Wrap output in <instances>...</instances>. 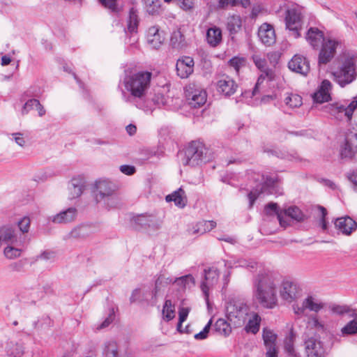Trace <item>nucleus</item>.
<instances>
[{
    "mask_svg": "<svg viewBox=\"0 0 357 357\" xmlns=\"http://www.w3.org/2000/svg\"><path fill=\"white\" fill-rule=\"evenodd\" d=\"M138 15L137 10L131 8L129 12V18L128 22V29L130 33L135 32L138 26Z\"/></svg>",
    "mask_w": 357,
    "mask_h": 357,
    "instance_id": "nucleus-45",
    "label": "nucleus"
},
{
    "mask_svg": "<svg viewBox=\"0 0 357 357\" xmlns=\"http://www.w3.org/2000/svg\"><path fill=\"white\" fill-rule=\"evenodd\" d=\"M258 36L261 41L266 45L270 46L275 42V33L273 26L263 24L259 29Z\"/></svg>",
    "mask_w": 357,
    "mask_h": 357,
    "instance_id": "nucleus-24",
    "label": "nucleus"
},
{
    "mask_svg": "<svg viewBox=\"0 0 357 357\" xmlns=\"http://www.w3.org/2000/svg\"><path fill=\"white\" fill-rule=\"evenodd\" d=\"M115 192L114 185L107 181H98L96 182L93 196L97 203H101L105 198L111 196Z\"/></svg>",
    "mask_w": 357,
    "mask_h": 357,
    "instance_id": "nucleus-15",
    "label": "nucleus"
},
{
    "mask_svg": "<svg viewBox=\"0 0 357 357\" xmlns=\"http://www.w3.org/2000/svg\"><path fill=\"white\" fill-rule=\"evenodd\" d=\"M10 139L14 141L19 146L24 148L26 146L27 139L22 132H14L10 135Z\"/></svg>",
    "mask_w": 357,
    "mask_h": 357,
    "instance_id": "nucleus-54",
    "label": "nucleus"
},
{
    "mask_svg": "<svg viewBox=\"0 0 357 357\" xmlns=\"http://www.w3.org/2000/svg\"><path fill=\"white\" fill-rule=\"evenodd\" d=\"M325 111L337 119L341 120L345 116V105L340 102L327 105Z\"/></svg>",
    "mask_w": 357,
    "mask_h": 357,
    "instance_id": "nucleus-35",
    "label": "nucleus"
},
{
    "mask_svg": "<svg viewBox=\"0 0 357 357\" xmlns=\"http://www.w3.org/2000/svg\"><path fill=\"white\" fill-rule=\"evenodd\" d=\"M285 104L291 108L300 107L303 102L299 95L291 93L284 99Z\"/></svg>",
    "mask_w": 357,
    "mask_h": 357,
    "instance_id": "nucleus-48",
    "label": "nucleus"
},
{
    "mask_svg": "<svg viewBox=\"0 0 357 357\" xmlns=\"http://www.w3.org/2000/svg\"><path fill=\"white\" fill-rule=\"evenodd\" d=\"M170 44L173 48L177 50H182L188 46L185 38L180 29L173 31L170 38Z\"/></svg>",
    "mask_w": 357,
    "mask_h": 357,
    "instance_id": "nucleus-33",
    "label": "nucleus"
},
{
    "mask_svg": "<svg viewBox=\"0 0 357 357\" xmlns=\"http://www.w3.org/2000/svg\"><path fill=\"white\" fill-rule=\"evenodd\" d=\"M252 60L257 68L261 72L272 71L267 67V63L265 59L261 58L259 55H253Z\"/></svg>",
    "mask_w": 357,
    "mask_h": 357,
    "instance_id": "nucleus-53",
    "label": "nucleus"
},
{
    "mask_svg": "<svg viewBox=\"0 0 357 357\" xmlns=\"http://www.w3.org/2000/svg\"><path fill=\"white\" fill-rule=\"evenodd\" d=\"M285 25L294 38L301 37L300 31L302 28L301 13L295 8L287 9L285 15Z\"/></svg>",
    "mask_w": 357,
    "mask_h": 357,
    "instance_id": "nucleus-9",
    "label": "nucleus"
},
{
    "mask_svg": "<svg viewBox=\"0 0 357 357\" xmlns=\"http://www.w3.org/2000/svg\"><path fill=\"white\" fill-rule=\"evenodd\" d=\"M211 324H212V320L210 319L209 321L208 322V324L205 326V327L204 328V329L195 335V338L196 340H204L208 336V333L209 332V330L211 328Z\"/></svg>",
    "mask_w": 357,
    "mask_h": 357,
    "instance_id": "nucleus-63",
    "label": "nucleus"
},
{
    "mask_svg": "<svg viewBox=\"0 0 357 357\" xmlns=\"http://www.w3.org/2000/svg\"><path fill=\"white\" fill-rule=\"evenodd\" d=\"M303 340L307 357H325L326 350L319 337L307 332L303 333Z\"/></svg>",
    "mask_w": 357,
    "mask_h": 357,
    "instance_id": "nucleus-8",
    "label": "nucleus"
},
{
    "mask_svg": "<svg viewBox=\"0 0 357 357\" xmlns=\"http://www.w3.org/2000/svg\"><path fill=\"white\" fill-rule=\"evenodd\" d=\"M185 96L192 107L202 106L206 102L207 98L206 91L195 84H189L186 86Z\"/></svg>",
    "mask_w": 357,
    "mask_h": 357,
    "instance_id": "nucleus-10",
    "label": "nucleus"
},
{
    "mask_svg": "<svg viewBox=\"0 0 357 357\" xmlns=\"http://www.w3.org/2000/svg\"><path fill=\"white\" fill-rule=\"evenodd\" d=\"M289 68L297 73L307 75L310 72V63L307 59L301 55L296 54L288 63Z\"/></svg>",
    "mask_w": 357,
    "mask_h": 357,
    "instance_id": "nucleus-20",
    "label": "nucleus"
},
{
    "mask_svg": "<svg viewBox=\"0 0 357 357\" xmlns=\"http://www.w3.org/2000/svg\"><path fill=\"white\" fill-rule=\"evenodd\" d=\"M333 313L336 314H344L349 313L351 310L346 305H333L331 307Z\"/></svg>",
    "mask_w": 357,
    "mask_h": 357,
    "instance_id": "nucleus-64",
    "label": "nucleus"
},
{
    "mask_svg": "<svg viewBox=\"0 0 357 357\" xmlns=\"http://www.w3.org/2000/svg\"><path fill=\"white\" fill-rule=\"evenodd\" d=\"M305 39L313 49H318L326 38L318 28L310 27L306 33Z\"/></svg>",
    "mask_w": 357,
    "mask_h": 357,
    "instance_id": "nucleus-25",
    "label": "nucleus"
},
{
    "mask_svg": "<svg viewBox=\"0 0 357 357\" xmlns=\"http://www.w3.org/2000/svg\"><path fill=\"white\" fill-rule=\"evenodd\" d=\"M342 335L357 334V318L348 322L341 330Z\"/></svg>",
    "mask_w": 357,
    "mask_h": 357,
    "instance_id": "nucleus-51",
    "label": "nucleus"
},
{
    "mask_svg": "<svg viewBox=\"0 0 357 357\" xmlns=\"http://www.w3.org/2000/svg\"><path fill=\"white\" fill-rule=\"evenodd\" d=\"M103 354L105 357H118V347L116 342H109L106 344Z\"/></svg>",
    "mask_w": 357,
    "mask_h": 357,
    "instance_id": "nucleus-50",
    "label": "nucleus"
},
{
    "mask_svg": "<svg viewBox=\"0 0 357 357\" xmlns=\"http://www.w3.org/2000/svg\"><path fill=\"white\" fill-rule=\"evenodd\" d=\"M165 40L164 34L157 26H151L147 33V42L154 49H158Z\"/></svg>",
    "mask_w": 357,
    "mask_h": 357,
    "instance_id": "nucleus-26",
    "label": "nucleus"
},
{
    "mask_svg": "<svg viewBox=\"0 0 357 357\" xmlns=\"http://www.w3.org/2000/svg\"><path fill=\"white\" fill-rule=\"evenodd\" d=\"M216 226V222L214 221H202L198 222L194 230L193 234H203L207 231H210Z\"/></svg>",
    "mask_w": 357,
    "mask_h": 357,
    "instance_id": "nucleus-40",
    "label": "nucleus"
},
{
    "mask_svg": "<svg viewBox=\"0 0 357 357\" xmlns=\"http://www.w3.org/2000/svg\"><path fill=\"white\" fill-rule=\"evenodd\" d=\"M357 108V96L354 98L353 100L345 106V117L351 120L354 110Z\"/></svg>",
    "mask_w": 357,
    "mask_h": 357,
    "instance_id": "nucleus-59",
    "label": "nucleus"
},
{
    "mask_svg": "<svg viewBox=\"0 0 357 357\" xmlns=\"http://www.w3.org/2000/svg\"><path fill=\"white\" fill-rule=\"evenodd\" d=\"M101 203H103V204L109 208H113L119 206V199L114 192L111 196L105 198Z\"/></svg>",
    "mask_w": 357,
    "mask_h": 357,
    "instance_id": "nucleus-55",
    "label": "nucleus"
},
{
    "mask_svg": "<svg viewBox=\"0 0 357 357\" xmlns=\"http://www.w3.org/2000/svg\"><path fill=\"white\" fill-rule=\"evenodd\" d=\"M206 40L211 47L218 46L222 42L221 29L216 26L209 28L206 32Z\"/></svg>",
    "mask_w": 357,
    "mask_h": 357,
    "instance_id": "nucleus-32",
    "label": "nucleus"
},
{
    "mask_svg": "<svg viewBox=\"0 0 357 357\" xmlns=\"http://www.w3.org/2000/svg\"><path fill=\"white\" fill-rule=\"evenodd\" d=\"M331 89V82L328 79H324L319 86L317 91L312 95L313 100L317 103H323L329 101L331 99L330 93Z\"/></svg>",
    "mask_w": 357,
    "mask_h": 357,
    "instance_id": "nucleus-21",
    "label": "nucleus"
},
{
    "mask_svg": "<svg viewBox=\"0 0 357 357\" xmlns=\"http://www.w3.org/2000/svg\"><path fill=\"white\" fill-rule=\"evenodd\" d=\"M280 294L283 300L291 303L300 296L301 292L296 283L284 281L280 290Z\"/></svg>",
    "mask_w": 357,
    "mask_h": 357,
    "instance_id": "nucleus-18",
    "label": "nucleus"
},
{
    "mask_svg": "<svg viewBox=\"0 0 357 357\" xmlns=\"http://www.w3.org/2000/svg\"><path fill=\"white\" fill-rule=\"evenodd\" d=\"M86 188V181L82 176L73 178L69 185L70 199L80 197Z\"/></svg>",
    "mask_w": 357,
    "mask_h": 357,
    "instance_id": "nucleus-27",
    "label": "nucleus"
},
{
    "mask_svg": "<svg viewBox=\"0 0 357 357\" xmlns=\"http://www.w3.org/2000/svg\"><path fill=\"white\" fill-rule=\"evenodd\" d=\"M279 281L271 274L258 275L253 282V296L264 307L273 309L278 304Z\"/></svg>",
    "mask_w": 357,
    "mask_h": 357,
    "instance_id": "nucleus-2",
    "label": "nucleus"
},
{
    "mask_svg": "<svg viewBox=\"0 0 357 357\" xmlns=\"http://www.w3.org/2000/svg\"><path fill=\"white\" fill-rule=\"evenodd\" d=\"M151 102L152 103H147L144 104L145 105H149L151 106V107L153 109L152 105H154L158 107H160L161 106H164L167 103V98L164 96V94L162 92L158 91L155 93L153 96L151 98Z\"/></svg>",
    "mask_w": 357,
    "mask_h": 357,
    "instance_id": "nucleus-47",
    "label": "nucleus"
},
{
    "mask_svg": "<svg viewBox=\"0 0 357 357\" xmlns=\"http://www.w3.org/2000/svg\"><path fill=\"white\" fill-rule=\"evenodd\" d=\"M217 86L220 92L225 96H229L235 93L237 84L231 78L227 76L222 77L218 82Z\"/></svg>",
    "mask_w": 357,
    "mask_h": 357,
    "instance_id": "nucleus-28",
    "label": "nucleus"
},
{
    "mask_svg": "<svg viewBox=\"0 0 357 357\" xmlns=\"http://www.w3.org/2000/svg\"><path fill=\"white\" fill-rule=\"evenodd\" d=\"M248 324L245 327V330L247 333H252L253 334H256L259 330L261 322L260 316L256 312H249V316L248 317Z\"/></svg>",
    "mask_w": 357,
    "mask_h": 357,
    "instance_id": "nucleus-31",
    "label": "nucleus"
},
{
    "mask_svg": "<svg viewBox=\"0 0 357 357\" xmlns=\"http://www.w3.org/2000/svg\"><path fill=\"white\" fill-rule=\"evenodd\" d=\"M356 152H357V150H356L351 145H349L345 140V144L341 149V157L342 158H351Z\"/></svg>",
    "mask_w": 357,
    "mask_h": 357,
    "instance_id": "nucleus-56",
    "label": "nucleus"
},
{
    "mask_svg": "<svg viewBox=\"0 0 357 357\" xmlns=\"http://www.w3.org/2000/svg\"><path fill=\"white\" fill-rule=\"evenodd\" d=\"M78 215L77 209L69 207L59 213L49 217V220L54 224L66 225L73 222Z\"/></svg>",
    "mask_w": 357,
    "mask_h": 357,
    "instance_id": "nucleus-16",
    "label": "nucleus"
},
{
    "mask_svg": "<svg viewBox=\"0 0 357 357\" xmlns=\"http://www.w3.org/2000/svg\"><path fill=\"white\" fill-rule=\"evenodd\" d=\"M342 46V41L333 37H326L321 43L319 52V65H326L329 63L335 56L337 49Z\"/></svg>",
    "mask_w": 357,
    "mask_h": 357,
    "instance_id": "nucleus-7",
    "label": "nucleus"
},
{
    "mask_svg": "<svg viewBox=\"0 0 357 357\" xmlns=\"http://www.w3.org/2000/svg\"><path fill=\"white\" fill-rule=\"evenodd\" d=\"M322 307L323 305L321 303L319 302L318 300L313 296H309L303 301L301 305L298 304L294 305L293 310L296 314L303 315L307 310L317 312Z\"/></svg>",
    "mask_w": 357,
    "mask_h": 357,
    "instance_id": "nucleus-17",
    "label": "nucleus"
},
{
    "mask_svg": "<svg viewBox=\"0 0 357 357\" xmlns=\"http://www.w3.org/2000/svg\"><path fill=\"white\" fill-rule=\"evenodd\" d=\"M283 216L289 217L297 222H302L305 219V215L301 209L296 206H291L282 211Z\"/></svg>",
    "mask_w": 357,
    "mask_h": 357,
    "instance_id": "nucleus-37",
    "label": "nucleus"
},
{
    "mask_svg": "<svg viewBox=\"0 0 357 357\" xmlns=\"http://www.w3.org/2000/svg\"><path fill=\"white\" fill-rule=\"evenodd\" d=\"M277 335L270 329L264 328L263 331V340L265 347L275 344Z\"/></svg>",
    "mask_w": 357,
    "mask_h": 357,
    "instance_id": "nucleus-49",
    "label": "nucleus"
},
{
    "mask_svg": "<svg viewBox=\"0 0 357 357\" xmlns=\"http://www.w3.org/2000/svg\"><path fill=\"white\" fill-rule=\"evenodd\" d=\"M99 3L105 8L114 13H119L122 10V5L119 0H98Z\"/></svg>",
    "mask_w": 357,
    "mask_h": 357,
    "instance_id": "nucleus-44",
    "label": "nucleus"
},
{
    "mask_svg": "<svg viewBox=\"0 0 357 357\" xmlns=\"http://www.w3.org/2000/svg\"><path fill=\"white\" fill-rule=\"evenodd\" d=\"M22 236H18L15 226L10 225L0 227V248L3 244L14 243L21 245L23 242Z\"/></svg>",
    "mask_w": 357,
    "mask_h": 357,
    "instance_id": "nucleus-12",
    "label": "nucleus"
},
{
    "mask_svg": "<svg viewBox=\"0 0 357 357\" xmlns=\"http://www.w3.org/2000/svg\"><path fill=\"white\" fill-rule=\"evenodd\" d=\"M245 60L244 58L233 57L229 61V65L232 67L238 73L240 68L245 65Z\"/></svg>",
    "mask_w": 357,
    "mask_h": 357,
    "instance_id": "nucleus-58",
    "label": "nucleus"
},
{
    "mask_svg": "<svg viewBox=\"0 0 357 357\" xmlns=\"http://www.w3.org/2000/svg\"><path fill=\"white\" fill-rule=\"evenodd\" d=\"M152 73L148 71H140L126 75L123 83L126 90L130 93L125 100L135 104L146 112H152L151 106L145 105L140 101L144 100L150 88Z\"/></svg>",
    "mask_w": 357,
    "mask_h": 357,
    "instance_id": "nucleus-1",
    "label": "nucleus"
},
{
    "mask_svg": "<svg viewBox=\"0 0 357 357\" xmlns=\"http://www.w3.org/2000/svg\"><path fill=\"white\" fill-rule=\"evenodd\" d=\"M242 26V20L240 16L233 15L227 18V29L230 35L238 33Z\"/></svg>",
    "mask_w": 357,
    "mask_h": 357,
    "instance_id": "nucleus-36",
    "label": "nucleus"
},
{
    "mask_svg": "<svg viewBox=\"0 0 357 357\" xmlns=\"http://www.w3.org/2000/svg\"><path fill=\"white\" fill-rule=\"evenodd\" d=\"M173 283L179 286L181 289H185L195 285V279L192 275L189 274L176 278Z\"/></svg>",
    "mask_w": 357,
    "mask_h": 357,
    "instance_id": "nucleus-41",
    "label": "nucleus"
},
{
    "mask_svg": "<svg viewBox=\"0 0 357 357\" xmlns=\"http://www.w3.org/2000/svg\"><path fill=\"white\" fill-rule=\"evenodd\" d=\"M225 312L228 320L235 327H240L247 321L250 309L243 302L231 299L226 303Z\"/></svg>",
    "mask_w": 357,
    "mask_h": 357,
    "instance_id": "nucleus-5",
    "label": "nucleus"
},
{
    "mask_svg": "<svg viewBox=\"0 0 357 357\" xmlns=\"http://www.w3.org/2000/svg\"><path fill=\"white\" fill-rule=\"evenodd\" d=\"M23 347L18 343L10 342L7 346V353L13 357H20L23 354Z\"/></svg>",
    "mask_w": 357,
    "mask_h": 357,
    "instance_id": "nucleus-46",
    "label": "nucleus"
},
{
    "mask_svg": "<svg viewBox=\"0 0 357 357\" xmlns=\"http://www.w3.org/2000/svg\"><path fill=\"white\" fill-rule=\"evenodd\" d=\"M31 225V220L28 217H24L20 220L17 222V225H14L16 228V230L18 233V235H24L25 236V242L28 243L29 240L27 239V233L29 231Z\"/></svg>",
    "mask_w": 357,
    "mask_h": 357,
    "instance_id": "nucleus-39",
    "label": "nucleus"
},
{
    "mask_svg": "<svg viewBox=\"0 0 357 357\" xmlns=\"http://www.w3.org/2000/svg\"><path fill=\"white\" fill-rule=\"evenodd\" d=\"M22 236L23 242L21 245H16L14 243H8L6 247L3 249V255L6 259H15L20 257L25 249L26 242H25L24 235H18Z\"/></svg>",
    "mask_w": 357,
    "mask_h": 357,
    "instance_id": "nucleus-23",
    "label": "nucleus"
},
{
    "mask_svg": "<svg viewBox=\"0 0 357 357\" xmlns=\"http://www.w3.org/2000/svg\"><path fill=\"white\" fill-rule=\"evenodd\" d=\"M96 230V227L93 224H80L73 227L70 231L66 234L63 239H84L95 233Z\"/></svg>",
    "mask_w": 357,
    "mask_h": 357,
    "instance_id": "nucleus-11",
    "label": "nucleus"
},
{
    "mask_svg": "<svg viewBox=\"0 0 357 357\" xmlns=\"http://www.w3.org/2000/svg\"><path fill=\"white\" fill-rule=\"evenodd\" d=\"M165 200L167 202H174V204L179 208H184L187 204L185 192L181 188L167 195Z\"/></svg>",
    "mask_w": 357,
    "mask_h": 357,
    "instance_id": "nucleus-29",
    "label": "nucleus"
},
{
    "mask_svg": "<svg viewBox=\"0 0 357 357\" xmlns=\"http://www.w3.org/2000/svg\"><path fill=\"white\" fill-rule=\"evenodd\" d=\"M313 330L316 332H324L326 331L325 325L316 316H311L308 319L305 333L308 332L311 335H316L312 331Z\"/></svg>",
    "mask_w": 357,
    "mask_h": 357,
    "instance_id": "nucleus-34",
    "label": "nucleus"
},
{
    "mask_svg": "<svg viewBox=\"0 0 357 357\" xmlns=\"http://www.w3.org/2000/svg\"><path fill=\"white\" fill-rule=\"evenodd\" d=\"M36 105H38V100L30 99L27 100L22 109V114L23 115L28 114L31 110H32L35 107Z\"/></svg>",
    "mask_w": 357,
    "mask_h": 357,
    "instance_id": "nucleus-61",
    "label": "nucleus"
},
{
    "mask_svg": "<svg viewBox=\"0 0 357 357\" xmlns=\"http://www.w3.org/2000/svg\"><path fill=\"white\" fill-rule=\"evenodd\" d=\"M335 225L344 235H350L357 228V223L349 216L337 218Z\"/></svg>",
    "mask_w": 357,
    "mask_h": 357,
    "instance_id": "nucleus-22",
    "label": "nucleus"
},
{
    "mask_svg": "<svg viewBox=\"0 0 357 357\" xmlns=\"http://www.w3.org/2000/svg\"><path fill=\"white\" fill-rule=\"evenodd\" d=\"M266 78H267L269 80H272L273 79V71L261 72V74L259 76L257 83L255 84V86L253 89V91H252L253 96H255L257 93L258 89H259V86L263 83L264 80Z\"/></svg>",
    "mask_w": 357,
    "mask_h": 357,
    "instance_id": "nucleus-52",
    "label": "nucleus"
},
{
    "mask_svg": "<svg viewBox=\"0 0 357 357\" xmlns=\"http://www.w3.org/2000/svg\"><path fill=\"white\" fill-rule=\"evenodd\" d=\"M264 213L266 215L269 216L276 215L280 225L282 227H286L289 225V223L283 217L282 211L278 209V204L276 203L270 202L266 204L264 207Z\"/></svg>",
    "mask_w": 357,
    "mask_h": 357,
    "instance_id": "nucleus-30",
    "label": "nucleus"
},
{
    "mask_svg": "<svg viewBox=\"0 0 357 357\" xmlns=\"http://www.w3.org/2000/svg\"><path fill=\"white\" fill-rule=\"evenodd\" d=\"M347 178L352 185L353 189L357 192V170H350L347 174Z\"/></svg>",
    "mask_w": 357,
    "mask_h": 357,
    "instance_id": "nucleus-62",
    "label": "nucleus"
},
{
    "mask_svg": "<svg viewBox=\"0 0 357 357\" xmlns=\"http://www.w3.org/2000/svg\"><path fill=\"white\" fill-rule=\"evenodd\" d=\"M296 339V335L291 329L289 333V335L285 337L284 341V347L285 351L288 354L289 356L291 357H296L297 353L294 349V341Z\"/></svg>",
    "mask_w": 357,
    "mask_h": 357,
    "instance_id": "nucleus-38",
    "label": "nucleus"
},
{
    "mask_svg": "<svg viewBox=\"0 0 357 357\" xmlns=\"http://www.w3.org/2000/svg\"><path fill=\"white\" fill-rule=\"evenodd\" d=\"M190 307H182L179 308L178 311V315H179V319L178 323L177 324V329L178 331L182 332L181 331V326L183 321H185L188 317V315L190 312Z\"/></svg>",
    "mask_w": 357,
    "mask_h": 357,
    "instance_id": "nucleus-57",
    "label": "nucleus"
},
{
    "mask_svg": "<svg viewBox=\"0 0 357 357\" xmlns=\"http://www.w3.org/2000/svg\"><path fill=\"white\" fill-rule=\"evenodd\" d=\"M194 60L190 56H182L176 61L177 75L182 79L188 77L194 70Z\"/></svg>",
    "mask_w": 357,
    "mask_h": 357,
    "instance_id": "nucleus-19",
    "label": "nucleus"
},
{
    "mask_svg": "<svg viewBox=\"0 0 357 357\" xmlns=\"http://www.w3.org/2000/svg\"><path fill=\"white\" fill-rule=\"evenodd\" d=\"M355 59L348 56L332 68L333 80L341 87L350 84L356 79L357 69Z\"/></svg>",
    "mask_w": 357,
    "mask_h": 357,
    "instance_id": "nucleus-3",
    "label": "nucleus"
},
{
    "mask_svg": "<svg viewBox=\"0 0 357 357\" xmlns=\"http://www.w3.org/2000/svg\"><path fill=\"white\" fill-rule=\"evenodd\" d=\"M163 278L159 277L155 282L153 287L142 285L135 289L130 297V303H145L153 306L158 302V298L161 294Z\"/></svg>",
    "mask_w": 357,
    "mask_h": 357,
    "instance_id": "nucleus-4",
    "label": "nucleus"
},
{
    "mask_svg": "<svg viewBox=\"0 0 357 357\" xmlns=\"http://www.w3.org/2000/svg\"><path fill=\"white\" fill-rule=\"evenodd\" d=\"M220 273L217 268H210L204 270V281L201 284V289L208 305V291L211 287L215 284L219 278Z\"/></svg>",
    "mask_w": 357,
    "mask_h": 357,
    "instance_id": "nucleus-14",
    "label": "nucleus"
},
{
    "mask_svg": "<svg viewBox=\"0 0 357 357\" xmlns=\"http://www.w3.org/2000/svg\"><path fill=\"white\" fill-rule=\"evenodd\" d=\"M215 331L221 335L227 337L231 332L230 324L224 319H219L215 324Z\"/></svg>",
    "mask_w": 357,
    "mask_h": 357,
    "instance_id": "nucleus-43",
    "label": "nucleus"
},
{
    "mask_svg": "<svg viewBox=\"0 0 357 357\" xmlns=\"http://www.w3.org/2000/svg\"><path fill=\"white\" fill-rule=\"evenodd\" d=\"M163 319L167 321L173 319L175 317V308L171 300H166L162 307Z\"/></svg>",
    "mask_w": 357,
    "mask_h": 357,
    "instance_id": "nucleus-42",
    "label": "nucleus"
},
{
    "mask_svg": "<svg viewBox=\"0 0 357 357\" xmlns=\"http://www.w3.org/2000/svg\"><path fill=\"white\" fill-rule=\"evenodd\" d=\"M152 216H147L144 215H138L135 218V222L137 225L141 227L151 226V222H152Z\"/></svg>",
    "mask_w": 357,
    "mask_h": 357,
    "instance_id": "nucleus-60",
    "label": "nucleus"
},
{
    "mask_svg": "<svg viewBox=\"0 0 357 357\" xmlns=\"http://www.w3.org/2000/svg\"><path fill=\"white\" fill-rule=\"evenodd\" d=\"M205 154L206 148L202 143L192 142L179 155L183 165L196 167L206 160Z\"/></svg>",
    "mask_w": 357,
    "mask_h": 357,
    "instance_id": "nucleus-6",
    "label": "nucleus"
},
{
    "mask_svg": "<svg viewBox=\"0 0 357 357\" xmlns=\"http://www.w3.org/2000/svg\"><path fill=\"white\" fill-rule=\"evenodd\" d=\"M277 183L278 180L276 178L267 177L264 181V183L260 187L259 190L257 188L250 191L248 195L250 202L249 207H252L255 200L257 199L260 194H273L274 188H275Z\"/></svg>",
    "mask_w": 357,
    "mask_h": 357,
    "instance_id": "nucleus-13",
    "label": "nucleus"
}]
</instances>
